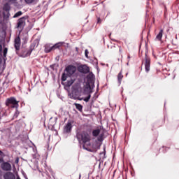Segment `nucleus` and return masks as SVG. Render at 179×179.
I'll return each instance as SVG.
<instances>
[{
	"label": "nucleus",
	"instance_id": "nucleus-22",
	"mask_svg": "<svg viewBox=\"0 0 179 179\" xmlns=\"http://www.w3.org/2000/svg\"><path fill=\"white\" fill-rule=\"evenodd\" d=\"M24 1L27 3L30 4V3H33L34 2H38V0H24Z\"/></svg>",
	"mask_w": 179,
	"mask_h": 179
},
{
	"label": "nucleus",
	"instance_id": "nucleus-18",
	"mask_svg": "<svg viewBox=\"0 0 179 179\" xmlns=\"http://www.w3.org/2000/svg\"><path fill=\"white\" fill-rule=\"evenodd\" d=\"M74 106H76V108L80 111V113H82L83 111V106H82L80 103H74Z\"/></svg>",
	"mask_w": 179,
	"mask_h": 179
},
{
	"label": "nucleus",
	"instance_id": "nucleus-35",
	"mask_svg": "<svg viewBox=\"0 0 179 179\" xmlns=\"http://www.w3.org/2000/svg\"><path fill=\"white\" fill-rule=\"evenodd\" d=\"M109 37H111V34H109Z\"/></svg>",
	"mask_w": 179,
	"mask_h": 179
},
{
	"label": "nucleus",
	"instance_id": "nucleus-34",
	"mask_svg": "<svg viewBox=\"0 0 179 179\" xmlns=\"http://www.w3.org/2000/svg\"><path fill=\"white\" fill-rule=\"evenodd\" d=\"M2 173V171H0V176H1V174Z\"/></svg>",
	"mask_w": 179,
	"mask_h": 179
},
{
	"label": "nucleus",
	"instance_id": "nucleus-16",
	"mask_svg": "<svg viewBox=\"0 0 179 179\" xmlns=\"http://www.w3.org/2000/svg\"><path fill=\"white\" fill-rule=\"evenodd\" d=\"M64 131L66 132V134H69L71 131H72V123L71 122H69L64 127Z\"/></svg>",
	"mask_w": 179,
	"mask_h": 179
},
{
	"label": "nucleus",
	"instance_id": "nucleus-32",
	"mask_svg": "<svg viewBox=\"0 0 179 179\" xmlns=\"http://www.w3.org/2000/svg\"><path fill=\"white\" fill-rule=\"evenodd\" d=\"M3 155V152H2L1 150H0V156H2Z\"/></svg>",
	"mask_w": 179,
	"mask_h": 179
},
{
	"label": "nucleus",
	"instance_id": "nucleus-19",
	"mask_svg": "<svg viewBox=\"0 0 179 179\" xmlns=\"http://www.w3.org/2000/svg\"><path fill=\"white\" fill-rule=\"evenodd\" d=\"M123 78H124V75H122V71H120L117 75V80L120 85H121V82H122Z\"/></svg>",
	"mask_w": 179,
	"mask_h": 179
},
{
	"label": "nucleus",
	"instance_id": "nucleus-9",
	"mask_svg": "<svg viewBox=\"0 0 179 179\" xmlns=\"http://www.w3.org/2000/svg\"><path fill=\"white\" fill-rule=\"evenodd\" d=\"M144 65L145 72H149L150 71V57L148 56V54L145 53V59L144 60Z\"/></svg>",
	"mask_w": 179,
	"mask_h": 179
},
{
	"label": "nucleus",
	"instance_id": "nucleus-7",
	"mask_svg": "<svg viewBox=\"0 0 179 179\" xmlns=\"http://www.w3.org/2000/svg\"><path fill=\"white\" fill-rule=\"evenodd\" d=\"M34 50V45H31L29 50H23L21 52L20 57L22 58H26L27 57H30L31 52Z\"/></svg>",
	"mask_w": 179,
	"mask_h": 179
},
{
	"label": "nucleus",
	"instance_id": "nucleus-26",
	"mask_svg": "<svg viewBox=\"0 0 179 179\" xmlns=\"http://www.w3.org/2000/svg\"><path fill=\"white\" fill-rule=\"evenodd\" d=\"M85 57H86V58H89V50H87V49H86L85 50Z\"/></svg>",
	"mask_w": 179,
	"mask_h": 179
},
{
	"label": "nucleus",
	"instance_id": "nucleus-13",
	"mask_svg": "<svg viewBox=\"0 0 179 179\" xmlns=\"http://www.w3.org/2000/svg\"><path fill=\"white\" fill-rule=\"evenodd\" d=\"M78 92V88H75V86H73V91L71 94H70V99H73V100H80V101H82V100H84L83 98H80L79 96H76L75 93Z\"/></svg>",
	"mask_w": 179,
	"mask_h": 179
},
{
	"label": "nucleus",
	"instance_id": "nucleus-33",
	"mask_svg": "<svg viewBox=\"0 0 179 179\" xmlns=\"http://www.w3.org/2000/svg\"><path fill=\"white\" fill-rule=\"evenodd\" d=\"M127 58L129 59L131 58V55H128Z\"/></svg>",
	"mask_w": 179,
	"mask_h": 179
},
{
	"label": "nucleus",
	"instance_id": "nucleus-11",
	"mask_svg": "<svg viewBox=\"0 0 179 179\" xmlns=\"http://www.w3.org/2000/svg\"><path fill=\"white\" fill-rule=\"evenodd\" d=\"M66 71L69 76H72L76 72V67L75 66L69 65L66 68Z\"/></svg>",
	"mask_w": 179,
	"mask_h": 179
},
{
	"label": "nucleus",
	"instance_id": "nucleus-31",
	"mask_svg": "<svg viewBox=\"0 0 179 179\" xmlns=\"http://www.w3.org/2000/svg\"><path fill=\"white\" fill-rule=\"evenodd\" d=\"M175 3H176V5H178V3H179V0H176V1H175Z\"/></svg>",
	"mask_w": 179,
	"mask_h": 179
},
{
	"label": "nucleus",
	"instance_id": "nucleus-36",
	"mask_svg": "<svg viewBox=\"0 0 179 179\" xmlns=\"http://www.w3.org/2000/svg\"><path fill=\"white\" fill-rule=\"evenodd\" d=\"M119 51L121 52V48H120Z\"/></svg>",
	"mask_w": 179,
	"mask_h": 179
},
{
	"label": "nucleus",
	"instance_id": "nucleus-15",
	"mask_svg": "<svg viewBox=\"0 0 179 179\" xmlns=\"http://www.w3.org/2000/svg\"><path fill=\"white\" fill-rule=\"evenodd\" d=\"M3 178L4 179H16V176L13 173L8 171L3 174Z\"/></svg>",
	"mask_w": 179,
	"mask_h": 179
},
{
	"label": "nucleus",
	"instance_id": "nucleus-2",
	"mask_svg": "<svg viewBox=\"0 0 179 179\" xmlns=\"http://www.w3.org/2000/svg\"><path fill=\"white\" fill-rule=\"evenodd\" d=\"M77 139H78L79 142H82L85 149V145L90 143L92 137L90 136V133H88L87 131H82L81 133L77 134Z\"/></svg>",
	"mask_w": 179,
	"mask_h": 179
},
{
	"label": "nucleus",
	"instance_id": "nucleus-17",
	"mask_svg": "<svg viewBox=\"0 0 179 179\" xmlns=\"http://www.w3.org/2000/svg\"><path fill=\"white\" fill-rule=\"evenodd\" d=\"M163 37V29H161L159 34L156 36V40L158 41H162V38Z\"/></svg>",
	"mask_w": 179,
	"mask_h": 179
},
{
	"label": "nucleus",
	"instance_id": "nucleus-20",
	"mask_svg": "<svg viewBox=\"0 0 179 179\" xmlns=\"http://www.w3.org/2000/svg\"><path fill=\"white\" fill-rule=\"evenodd\" d=\"M73 82H75L73 80H67L65 85L66 87H71L73 85Z\"/></svg>",
	"mask_w": 179,
	"mask_h": 179
},
{
	"label": "nucleus",
	"instance_id": "nucleus-28",
	"mask_svg": "<svg viewBox=\"0 0 179 179\" xmlns=\"http://www.w3.org/2000/svg\"><path fill=\"white\" fill-rule=\"evenodd\" d=\"M5 161L3 160V157H0V164H3Z\"/></svg>",
	"mask_w": 179,
	"mask_h": 179
},
{
	"label": "nucleus",
	"instance_id": "nucleus-23",
	"mask_svg": "<svg viewBox=\"0 0 179 179\" xmlns=\"http://www.w3.org/2000/svg\"><path fill=\"white\" fill-rule=\"evenodd\" d=\"M22 15H23V13L18 11L14 15L13 17H19V16H22Z\"/></svg>",
	"mask_w": 179,
	"mask_h": 179
},
{
	"label": "nucleus",
	"instance_id": "nucleus-3",
	"mask_svg": "<svg viewBox=\"0 0 179 179\" xmlns=\"http://www.w3.org/2000/svg\"><path fill=\"white\" fill-rule=\"evenodd\" d=\"M6 106L11 107V108H17L19 107V101H16L15 97H10L6 99Z\"/></svg>",
	"mask_w": 179,
	"mask_h": 179
},
{
	"label": "nucleus",
	"instance_id": "nucleus-27",
	"mask_svg": "<svg viewBox=\"0 0 179 179\" xmlns=\"http://www.w3.org/2000/svg\"><path fill=\"white\" fill-rule=\"evenodd\" d=\"M101 22H102V20H101L100 17H98V18H97V23H98L99 24H101Z\"/></svg>",
	"mask_w": 179,
	"mask_h": 179
},
{
	"label": "nucleus",
	"instance_id": "nucleus-30",
	"mask_svg": "<svg viewBox=\"0 0 179 179\" xmlns=\"http://www.w3.org/2000/svg\"><path fill=\"white\" fill-rule=\"evenodd\" d=\"M0 52H2V45L0 44Z\"/></svg>",
	"mask_w": 179,
	"mask_h": 179
},
{
	"label": "nucleus",
	"instance_id": "nucleus-21",
	"mask_svg": "<svg viewBox=\"0 0 179 179\" xmlns=\"http://www.w3.org/2000/svg\"><path fill=\"white\" fill-rule=\"evenodd\" d=\"M3 10H6V12H9V10H10V6H9L8 3H6L3 7Z\"/></svg>",
	"mask_w": 179,
	"mask_h": 179
},
{
	"label": "nucleus",
	"instance_id": "nucleus-25",
	"mask_svg": "<svg viewBox=\"0 0 179 179\" xmlns=\"http://www.w3.org/2000/svg\"><path fill=\"white\" fill-rule=\"evenodd\" d=\"M3 57H6V55L8 54V48H5L3 52Z\"/></svg>",
	"mask_w": 179,
	"mask_h": 179
},
{
	"label": "nucleus",
	"instance_id": "nucleus-29",
	"mask_svg": "<svg viewBox=\"0 0 179 179\" xmlns=\"http://www.w3.org/2000/svg\"><path fill=\"white\" fill-rule=\"evenodd\" d=\"M16 1L17 0H8V2H11V3H15Z\"/></svg>",
	"mask_w": 179,
	"mask_h": 179
},
{
	"label": "nucleus",
	"instance_id": "nucleus-8",
	"mask_svg": "<svg viewBox=\"0 0 179 179\" xmlns=\"http://www.w3.org/2000/svg\"><path fill=\"white\" fill-rule=\"evenodd\" d=\"M1 169L3 170V171H12V165L9 162L4 161V162L1 164Z\"/></svg>",
	"mask_w": 179,
	"mask_h": 179
},
{
	"label": "nucleus",
	"instance_id": "nucleus-24",
	"mask_svg": "<svg viewBox=\"0 0 179 179\" xmlns=\"http://www.w3.org/2000/svg\"><path fill=\"white\" fill-rule=\"evenodd\" d=\"M66 78H68V77L66 76V74H65V73H64L62 74V82H65V80H66Z\"/></svg>",
	"mask_w": 179,
	"mask_h": 179
},
{
	"label": "nucleus",
	"instance_id": "nucleus-10",
	"mask_svg": "<svg viewBox=\"0 0 179 179\" xmlns=\"http://www.w3.org/2000/svg\"><path fill=\"white\" fill-rule=\"evenodd\" d=\"M78 69L81 73H89L90 72V69L86 64L79 66Z\"/></svg>",
	"mask_w": 179,
	"mask_h": 179
},
{
	"label": "nucleus",
	"instance_id": "nucleus-12",
	"mask_svg": "<svg viewBox=\"0 0 179 179\" xmlns=\"http://www.w3.org/2000/svg\"><path fill=\"white\" fill-rule=\"evenodd\" d=\"M61 47V43H56L53 46H45V52H51V51H54V50H57V48H59Z\"/></svg>",
	"mask_w": 179,
	"mask_h": 179
},
{
	"label": "nucleus",
	"instance_id": "nucleus-14",
	"mask_svg": "<svg viewBox=\"0 0 179 179\" xmlns=\"http://www.w3.org/2000/svg\"><path fill=\"white\" fill-rule=\"evenodd\" d=\"M14 47L16 50V51H19V50H20V44H21V41H20V36H17L15 38V41H14Z\"/></svg>",
	"mask_w": 179,
	"mask_h": 179
},
{
	"label": "nucleus",
	"instance_id": "nucleus-6",
	"mask_svg": "<svg viewBox=\"0 0 179 179\" xmlns=\"http://www.w3.org/2000/svg\"><path fill=\"white\" fill-rule=\"evenodd\" d=\"M27 19V17H22L20 19H18L17 22V28L18 30H23L24 29V26H26V20Z\"/></svg>",
	"mask_w": 179,
	"mask_h": 179
},
{
	"label": "nucleus",
	"instance_id": "nucleus-4",
	"mask_svg": "<svg viewBox=\"0 0 179 179\" xmlns=\"http://www.w3.org/2000/svg\"><path fill=\"white\" fill-rule=\"evenodd\" d=\"M84 149L88 152H97V149H100V148L99 147V144H97V143L93 144L88 143L84 145Z\"/></svg>",
	"mask_w": 179,
	"mask_h": 179
},
{
	"label": "nucleus",
	"instance_id": "nucleus-5",
	"mask_svg": "<svg viewBox=\"0 0 179 179\" xmlns=\"http://www.w3.org/2000/svg\"><path fill=\"white\" fill-rule=\"evenodd\" d=\"M92 136L97 138L99 142H103L104 139V133L100 134V129H96L92 131Z\"/></svg>",
	"mask_w": 179,
	"mask_h": 179
},
{
	"label": "nucleus",
	"instance_id": "nucleus-1",
	"mask_svg": "<svg viewBox=\"0 0 179 179\" xmlns=\"http://www.w3.org/2000/svg\"><path fill=\"white\" fill-rule=\"evenodd\" d=\"M93 76L87 77V82L84 87V93L88 94L87 97L84 98L83 101L85 103H89L90 97H92V93H93V90L94 89V80H93Z\"/></svg>",
	"mask_w": 179,
	"mask_h": 179
}]
</instances>
